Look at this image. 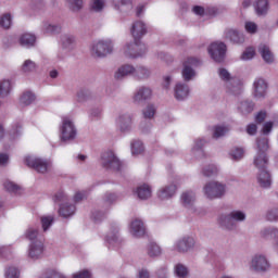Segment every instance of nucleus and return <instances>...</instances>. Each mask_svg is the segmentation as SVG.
Here are the masks:
<instances>
[{
    "instance_id": "f257e3e1",
    "label": "nucleus",
    "mask_w": 278,
    "mask_h": 278,
    "mask_svg": "<svg viewBox=\"0 0 278 278\" xmlns=\"http://www.w3.org/2000/svg\"><path fill=\"white\" fill-rule=\"evenodd\" d=\"M268 138L260 137L256 139V154L254 155V166L258 168L256 179L262 188H270V185L273 184L270 173L266 170V166H268V156H266V152L268 151Z\"/></svg>"
},
{
    "instance_id": "f03ea898",
    "label": "nucleus",
    "mask_w": 278,
    "mask_h": 278,
    "mask_svg": "<svg viewBox=\"0 0 278 278\" xmlns=\"http://www.w3.org/2000/svg\"><path fill=\"white\" fill-rule=\"evenodd\" d=\"M130 31L135 41L132 43L127 42L123 47L122 53L128 60H131V58H142L147 53V45L140 42V38L147 34V25L140 21L135 22Z\"/></svg>"
},
{
    "instance_id": "7ed1b4c3",
    "label": "nucleus",
    "mask_w": 278,
    "mask_h": 278,
    "mask_svg": "<svg viewBox=\"0 0 278 278\" xmlns=\"http://www.w3.org/2000/svg\"><path fill=\"white\" fill-rule=\"evenodd\" d=\"M247 220V213L242 211H231L228 214H220L217 217V225L228 231L237 229L238 223Z\"/></svg>"
},
{
    "instance_id": "20e7f679",
    "label": "nucleus",
    "mask_w": 278,
    "mask_h": 278,
    "mask_svg": "<svg viewBox=\"0 0 278 278\" xmlns=\"http://www.w3.org/2000/svg\"><path fill=\"white\" fill-rule=\"evenodd\" d=\"M60 140L62 142H71L77 138V127L71 116H63L59 127Z\"/></svg>"
},
{
    "instance_id": "39448f33",
    "label": "nucleus",
    "mask_w": 278,
    "mask_h": 278,
    "mask_svg": "<svg viewBox=\"0 0 278 278\" xmlns=\"http://www.w3.org/2000/svg\"><path fill=\"white\" fill-rule=\"evenodd\" d=\"M26 238L31 240L33 242L28 249V255L31 260H38L45 253V244L40 240H36L38 238V230L36 228H28L26 231Z\"/></svg>"
},
{
    "instance_id": "423d86ee",
    "label": "nucleus",
    "mask_w": 278,
    "mask_h": 278,
    "mask_svg": "<svg viewBox=\"0 0 278 278\" xmlns=\"http://www.w3.org/2000/svg\"><path fill=\"white\" fill-rule=\"evenodd\" d=\"M220 79L226 81V90L229 94H240L242 92V81L231 77V74L225 68L218 71Z\"/></svg>"
},
{
    "instance_id": "0eeeda50",
    "label": "nucleus",
    "mask_w": 278,
    "mask_h": 278,
    "mask_svg": "<svg viewBox=\"0 0 278 278\" xmlns=\"http://www.w3.org/2000/svg\"><path fill=\"white\" fill-rule=\"evenodd\" d=\"M114 49V43L112 39H102L96 41L91 46V53L96 58H105V55H110Z\"/></svg>"
},
{
    "instance_id": "6e6552de",
    "label": "nucleus",
    "mask_w": 278,
    "mask_h": 278,
    "mask_svg": "<svg viewBox=\"0 0 278 278\" xmlns=\"http://www.w3.org/2000/svg\"><path fill=\"white\" fill-rule=\"evenodd\" d=\"M24 162L29 168H34L37 173H41L42 175L49 173L51 169V163L49 161L34 155L26 156Z\"/></svg>"
},
{
    "instance_id": "1a4fd4ad",
    "label": "nucleus",
    "mask_w": 278,
    "mask_h": 278,
    "mask_svg": "<svg viewBox=\"0 0 278 278\" xmlns=\"http://www.w3.org/2000/svg\"><path fill=\"white\" fill-rule=\"evenodd\" d=\"M227 191V187L218 181H211L203 188V193L206 199H220Z\"/></svg>"
},
{
    "instance_id": "9d476101",
    "label": "nucleus",
    "mask_w": 278,
    "mask_h": 278,
    "mask_svg": "<svg viewBox=\"0 0 278 278\" xmlns=\"http://www.w3.org/2000/svg\"><path fill=\"white\" fill-rule=\"evenodd\" d=\"M100 164L109 170H121V160L112 150L101 154Z\"/></svg>"
},
{
    "instance_id": "9b49d317",
    "label": "nucleus",
    "mask_w": 278,
    "mask_h": 278,
    "mask_svg": "<svg viewBox=\"0 0 278 278\" xmlns=\"http://www.w3.org/2000/svg\"><path fill=\"white\" fill-rule=\"evenodd\" d=\"M197 247V241L192 237H182L174 242L173 251L177 253H188Z\"/></svg>"
},
{
    "instance_id": "f8f14e48",
    "label": "nucleus",
    "mask_w": 278,
    "mask_h": 278,
    "mask_svg": "<svg viewBox=\"0 0 278 278\" xmlns=\"http://www.w3.org/2000/svg\"><path fill=\"white\" fill-rule=\"evenodd\" d=\"M194 66H199V59L188 58L184 62V68H182L181 75L185 81H190L194 79V77H197V72H194Z\"/></svg>"
},
{
    "instance_id": "ddd939ff",
    "label": "nucleus",
    "mask_w": 278,
    "mask_h": 278,
    "mask_svg": "<svg viewBox=\"0 0 278 278\" xmlns=\"http://www.w3.org/2000/svg\"><path fill=\"white\" fill-rule=\"evenodd\" d=\"M250 268L256 273H266V270L270 269V263L266 258V255L256 254L252 257Z\"/></svg>"
},
{
    "instance_id": "4468645a",
    "label": "nucleus",
    "mask_w": 278,
    "mask_h": 278,
    "mask_svg": "<svg viewBox=\"0 0 278 278\" xmlns=\"http://www.w3.org/2000/svg\"><path fill=\"white\" fill-rule=\"evenodd\" d=\"M208 53L215 62H223L225 60V53H227V46L223 42H213L208 47Z\"/></svg>"
},
{
    "instance_id": "2eb2a0df",
    "label": "nucleus",
    "mask_w": 278,
    "mask_h": 278,
    "mask_svg": "<svg viewBox=\"0 0 278 278\" xmlns=\"http://www.w3.org/2000/svg\"><path fill=\"white\" fill-rule=\"evenodd\" d=\"M129 233L132 238H142L147 233L144 223L139 218H135L129 224Z\"/></svg>"
},
{
    "instance_id": "dca6fc26",
    "label": "nucleus",
    "mask_w": 278,
    "mask_h": 278,
    "mask_svg": "<svg viewBox=\"0 0 278 278\" xmlns=\"http://www.w3.org/2000/svg\"><path fill=\"white\" fill-rule=\"evenodd\" d=\"M174 97L177 101H186L190 97V87L186 83H177L174 86Z\"/></svg>"
},
{
    "instance_id": "f3484780",
    "label": "nucleus",
    "mask_w": 278,
    "mask_h": 278,
    "mask_svg": "<svg viewBox=\"0 0 278 278\" xmlns=\"http://www.w3.org/2000/svg\"><path fill=\"white\" fill-rule=\"evenodd\" d=\"M115 125L123 134L129 131L131 129V115L127 113L119 114L115 118Z\"/></svg>"
},
{
    "instance_id": "a211bd4d",
    "label": "nucleus",
    "mask_w": 278,
    "mask_h": 278,
    "mask_svg": "<svg viewBox=\"0 0 278 278\" xmlns=\"http://www.w3.org/2000/svg\"><path fill=\"white\" fill-rule=\"evenodd\" d=\"M153 97V91L149 87H139L132 97L134 103L140 104L143 101H149Z\"/></svg>"
},
{
    "instance_id": "6ab92c4d",
    "label": "nucleus",
    "mask_w": 278,
    "mask_h": 278,
    "mask_svg": "<svg viewBox=\"0 0 278 278\" xmlns=\"http://www.w3.org/2000/svg\"><path fill=\"white\" fill-rule=\"evenodd\" d=\"M105 242L109 249H119L121 244H123V240L118 237V228H113L106 235Z\"/></svg>"
},
{
    "instance_id": "aec40b11",
    "label": "nucleus",
    "mask_w": 278,
    "mask_h": 278,
    "mask_svg": "<svg viewBox=\"0 0 278 278\" xmlns=\"http://www.w3.org/2000/svg\"><path fill=\"white\" fill-rule=\"evenodd\" d=\"M268 92V84L264 78H256L254 80V91L253 94L256 99H264Z\"/></svg>"
},
{
    "instance_id": "412c9836",
    "label": "nucleus",
    "mask_w": 278,
    "mask_h": 278,
    "mask_svg": "<svg viewBox=\"0 0 278 278\" xmlns=\"http://www.w3.org/2000/svg\"><path fill=\"white\" fill-rule=\"evenodd\" d=\"M135 72L136 67L130 64H124L116 70L114 77L115 79H124V77H129V75H134Z\"/></svg>"
},
{
    "instance_id": "4be33fe9",
    "label": "nucleus",
    "mask_w": 278,
    "mask_h": 278,
    "mask_svg": "<svg viewBox=\"0 0 278 278\" xmlns=\"http://www.w3.org/2000/svg\"><path fill=\"white\" fill-rule=\"evenodd\" d=\"M261 237L265 240H273L274 247L278 250V229L265 228L261 231Z\"/></svg>"
},
{
    "instance_id": "5701e85b",
    "label": "nucleus",
    "mask_w": 278,
    "mask_h": 278,
    "mask_svg": "<svg viewBox=\"0 0 278 278\" xmlns=\"http://www.w3.org/2000/svg\"><path fill=\"white\" fill-rule=\"evenodd\" d=\"M225 38L235 42L236 45H242L244 42V35L236 29H228L225 31Z\"/></svg>"
},
{
    "instance_id": "b1692460",
    "label": "nucleus",
    "mask_w": 278,
    "mask_h": 278,
    "mask_svg": "<svg viewBox=\"0 0 278 278\" xmlns=\"http://www.w3.org/2000/svg\"><path fill=\"white\" fill-rule=\"evenodd\" d=\"M180 203L184 205V207H187V210H192L194 205V192H184L180 197Z\"/></svg>"
},
{
    "instance_id": "393cba45",
    "label": "nucleus",
    "mask_w": 278,
    "mask_h": 278,
    "mask_svg": "<svg viewBox=\"0 0 278 278\" xmlns=\"http://www.w3.org/2000/svg\"><path fill=\"white\" fill-rule=\"evenodd\" d=\"M177 191V187L175 185H172L169 187H165L159 190L157 197L161 199V201H166V199H170L175 195V192Z\"/></svg>"
},
{
    "instance_id": "a878e982",
    "label": "nucleus",
    "mask_w": 278,
    "mask_h": 278,
    "mask_svg": "<svg viewBox=\"0 0 278 278\" xmlns=\"http://www.w3.org/2000/svg\"><path fill=\"white\" fill-rule=\"evenodd\" d=\"M258 51H260L264 62H266L267 64H270L275 61V56L273 55V52H270V48H268V46L261 45L258 48Z\"/></svg>"
},
{
    "instance_id": "bb28decb",
    "label": "nucleus",
    "mask_w": 278,
    "mask_h": 278,
    "mask_svg": "<svg viewBox=\"0 0 278 278\" xmlns=\"http://www.w3.org/2000/svg\"><path fill=\"white\" fill-rule=\"evenodd\" d=\"M136 194L142 201L151 199V187H149V185L139 186L136 190Z\"/></svg>"
},
{
    "instance_id": "cd10ccee",
    "label": "nucleus",
    "mask_w": 278,
    "mask_h": 278,
    "mask_svg": "<svg viewBox=\"0 0 278 278\" xmlns=\"http://www.w3.org/2000/svg\"><path fill=\"white\" fill-rule=\"evenodd\" d=\"M12 92V80L3 79L0 81V97L3 99Z\"/></svg>"
},
{
    "instance_id": "c85d7f7f",
    "label": "nucleus",
    "mask_w": 278,
    "mask_h": 278,
    "mask_svg": "<svg viewBox=\"0 0 278 278\" xmlns=\"http://www.w3.org/2000/svg\"><path fill=\"white\" fill-rule=\"evenodd\" d=\"M113 5L119 12H127L131 10V0H113Z\"/></svg>"
},
{
    "instance_id": "c756f323",
    "label": "nucleus",
    "mask_w": 278,
    "mask_h": 278,
    "mask_svg": "<svg viewBox=\"0 0 278 278\" xmlns=\"http://www.w3.org/2000/svg\"><path fill=\"white\" fill-rule=\"evenodd\" d=\"M254 8L258 16H264L268 12V0H257Z\"/></svg>"
},
{
    "instance_id": "7c9ffc66",
    "label": "nucleus",
    "mask_w": 278,
    "mask_h": 278,
    "mask_svg": "<svg viewBox=\"0 0 278 278\" xmlns=\"http://www.w3.org/2000/svg\"><path fill=\"white\" fill-rule=\"evenodd\" d=\"M20 42L22 47H34V45H36V36L26 33L21 36Z\"/></svg>"
},
{
    "instance_id": "2f4dec72",
    "label": "nucleus",
    "mask_w": 278,
    "mask_h": 278,
    "mask_svg": "<svg viewBox=\"0 0 278 278\" xmlns=\"http://www.w3.org/2000/svg\"><path fill=\"white\" fill-rule=\"evenodd\" d=\"M34 101H36V94L31 91H25L20 99L22 105H31Z\"/></svg>"
},
{
    "instance_id": "473e14b6",
    "label": "nucleus",
    "mask_w": 278,
    "mask_h": 278,
    "mask_svg": "<svg viewBox=\"0 0 278 278\" xmlns=\"http://www.w3.org/2000/svg\"><path fill=\"white\" fill-rule=\"evenodd\" d=\"M60 216H63V218H68V216H73L75 214V205H68V204H63L61 205L59 210Z\"/></svg>"
},
{
    "instance_id": "72a5a7b5",
    "label": "nucleus",
    "mask_w": 278,
    "mask_h": 278,
    "mask_svg": "<svg viewBox=\"0 0 278 278\" xmlns=\"http://www.w3.org/2000/svg\"><path fill=\"white\" fill-rule=\"evenodd\" d=\"M229 134V127L225 125H217L213 127V138H223Z\"/></svg>"
},
{
    "instance_id": "f704fd0d",
    "label": "nucleus",
    "mask_w": 278,
    "mask_h": 278,
    "mask_svg": "<svg viewBox=\"0 0 278 278\" xmlns=\"http://www.w3.org/2000/svg\"><path fill=\"white\" fill-rule=\"evenodd\" d=\"M148 255L150 257H160L162 255V248L155 242H151L148 245Z\"/></svg>"
},
{
    "instance_id": "c9c22d12",
    "label": "nucleus",
    "mask_w": 278,
    "mask_h": 278,
    "mask_svg": "<svg viewBox=\"0 0 278 278\" xmlns=\"http://www.w3.org/2000/svg\"><path fill=\"white\" fill-rule=\"evenodd\" d=\"M230 159H232L235 162H238L244 157V149L242 148H233L229 152Z\"/></svg>"
},
{
    "instance_id": "e433bc0d",
    "label": "nucleus",
    "mask_w": 278,
    "mask_h": 278,
    "mask_svg": "<svg viewBox=\"0 0 278 278\" xmlns=\"http://www.w3.org/2000/svg\"><path fill=\"white\" fill-rule=\"evenodd\" d=\"M144 151V144L142 141L136 140L131 142V153L132 155H140Z\"/></svg>"
},
{
    "instance_id": "4c0bfd02",
    "label": "nucleus",
    "mask_w": 278,
    "mask_h": 278,
    "mask_svg": "<svg viewBox=\"0 0 278 278\" xmlns=\"http://www.w3.org/2000/svg\"><path fill=\"white\" fill-rule=\"evenodd\" d=\"M66 3L73 12H78L84 8V0H66Z\"/></svg>"
},
{
    "instance_id": "58836bf2",
    "label": "nucleus",
    "mask_w": 278,
    "mask_h": 278,
    "mask_svg": "<svg viewBox=\"0 0 278 278\" xmlns=\"http://www.w3.org/2000/svg\"><path fill=\"white\" fill-rule=\"evenodd\" d=\"M254 105L252 102L243 101L239 104L238 110L241 112V114H251Z\"/></svg>"
},
{
    "instance_id": "ea45409f",
    "label": "nucleus",
    "mask_w": 278,
    "mask_h": 278,
    "mask_svg": "<svg viewBox=\"0 0 278 278\" xmlns=\"http://www.w3.org/2000/svg\"><path fill=\"white\" fill-rule=\"evenodd\" d=\"M36 68H37L36 62H34L31 60L24 61V63L22 65V71L24 73H34V71H36Z\"/></svg>"
},
{
    "instance_id": "a19ab883",
    "label": "nucleus",
    "mask_w": 278,
    "mask_h": 278,
    "mask_svg": "<svg viewBox=\"0 0 278 278\" xmlns=\"http://www.w3.org/2000/svg\"><path fill=\"white\" fill-rule=\"evenodd\" d=\"M0 25L4 29H10V27L12 26V15H10L8 13L2 15L1 18H0Z\"/></svg>"
},
{
    "instance_id": "79ce46f5",
    "label": "nucleus",
    "mask_w": 278,
    "mask_h": 278,
    "mask_svg": "<svg viewBox=\"0 0 278 278\" xmlns=\"http://www.w3.org/2000/svg\"><path fill=\"white\" fill-rule=\"evenodd\" d=\"M218 174V166L216 165H208L203 169V175L205 177H214V175Z\"/></svg>"
},
{
    "instance_id": "37998d69",
    "label": "nucleus",
    "mask_w": 278,
    "mask_h": 278,
    "mask_svg": "<svg viewBox=\"0 0 278 278\" xmlns=\"http://www.w3.org/2000/svg\"><path fill=\"white\" fill-rule=\"evenodd\" d=\"M143 118L151 121L155 116V106L153 105H148L146 109L142 111Z\"/></svg>"
},
{
    "instance_id": "c03bdc74",
    "label": "nucleus",
    "mask_w": 278,
    "mask_h": 278,
    "mask_svg": "<svg viewBox=\"0 0 278 278\" xmlns=\"http://www.w3.org/2000/svg\"><path fill=\"white\" fill-rule=\"evenodd\" d=\"M175 275H177L179 278H186L188 276V268L182 264H178L175 267Z\"/></svg>"
},
{
    "instance_id": "a18cd8bd",
    "label": "nucleus",
    "mask_w": 278,
    "mask_h": 278,
    "mask_svg": "<svg viewBox=\"0 0 278 278\" xmlns=\"http://www.w3.org/2000/svg\"><path fill=\"white\" fill-rule=\"evenodd\" d=\"M4 188L5 190H8V192H18V190H21V186L16 185V182L11 181V180H7L4 182Z\"/></svg>"
},
{
    "instance_id": "49530a36",
    "label": "nucleus",
    "mask_w": 278,
    "mask_h": 278,
    "mask_svg": "<svg viewBox=\"0 0 278 278\" xmlns=\"http://www.w3.org/2000/svg\"><path fill=\"white\" fill-rule=\"evenodd\" d=\"M5 278H18L21 277V271L16 267H9L4 273Z\"/></svg>"
},
{
    "instance_id": "de8ad7c7",
    "label": "nucleus",
    "mask_w": 278,
    "mask_h": 278,
    "mask_svg": "<svg viewBox=\"0 0 278 278\" xmlns=\"http://www.w3.org/2000/svg\"><path fill=\"white\" fill-rule=\"evenodd\" d=\"M43 31H45V34H58V31H60V26L49 24V23H45L43 24Z\"/></svg>"
},
{
    "instance_id": "09e8293b",
    "label": "nucleus",
    "mask_w": 278,
    "mask_h": 278,
    "mask_svg": "<svg viewBox=\"0 0 278 278\" xmlns=\"http://www.w3.org/2000/svg\"><path fill=\"white\" fill-rule=\"evenodd\" d=\"M105 8V0H92L91 10L93 12H101Z\"/></svg>"
},
{
    "instance_id": "8fccbe9b",
    "label": "nucleus",
    "mask_w": 278,
    "mask_h": 278,
    "mask_svg": "<svg viewBox=\"0 0 278 278\" xmlns=\"http://www.w3.org/2000/svg\"><path fill=\"white\" fill-rule=\"evenodd\" d=\"M41 225L43 231H47L53 225V216H42L41 217Z\"/></svg>"
},
{
    "instance_id": "3c124183",
    "label": "nucleus",
    "mask_w": 278,
    "mask_h": 278,
    "mask_svg": "<svg viewBox=\"0 0 278 278\" xmlns=\"http://www.w3.org/2000/svg\"><path fill=\"white\" fill-rule=\"evenodd\" d=\"M135 73H137V76L140 79H146V77H149V75H151V71L144 66L138 67Z\"/></svg>"
},
{
    "instance_id": "603ef678",
    "label": "nucleus",
    "mask_w": 278,
    "mask_h": 278,
    "mask_svg": "<svg viewBox=\"0 0 278 278\" xmlns=\"http://www.w3.org/2000/svg\"><path fill=\"white\" fill-rule=\"evenodd\" d=\"M61 42L63 47H71L75 42V37L73 35H63L61 37Z\"/></svg>"
},
{
    "instance_id": "864d4df0",
    "label": "nucleus",
    "mask_w": 278,
    "mask_h": 278,
    "mask_svg": "<svg viewBox=\"0 0 278 278\" xmlns=\"http://www.w3.org/2000/svg\"><path fill=\"white\" fill-rule=\"evenodd\" d=\"M204 144H205V140L197 139L192 148V153H203L202 149Z\"/></svg>"
},
{
    "instance_id": "5fc2aeb1",
    "label": "nucleus",
    "mask_w": 278,
    "mask_h": 278,
    "mask_svg": "<svg viewBox=\"0 0 278 278\" xmlns=\"http://www.w3.org/2000/svg\"><path fill=\"white\" fill-rule=\"evenodd\" d=\"M255 58V49L248 48L241 55V60H253Z\"/></svg>"
},
{
    "instance_id": "6e6d98bb",
    "label": "nucleus",
    "mask_w": 278,
    "mask_h": 278,
    "mask_svg": "<svg viewBox=\"0 0 278 278\" xmlns=\"http://www.w3.org/2000/svg\"><path fill=\"white\" fill-rule=\"evenodd\" d=\"M245 31L248 34H255L257 31V24L254 22H245Z\"/></svg>"
},
{
    "instance_id": "4d7b16f0",
    "label": "nucleus",
    "mask_w": 278,
    "mask_h": 278,
    "mask_svg": "<svg viewBox=\"0 0 278 278\" xmlns=\"http://www.w3.org/2000/svg\"><path fill=\"white\" fill-rule=\"evenodd\" d=\"M273 126H274L273 122L265 123L262 128L263 136H268V134L273 131Z\"/></svg>"
},
{
    "instance_id": "13d9d810",
    "label": "nucleus",
    "mask_w": 278,
    "mask_h": 278,
    "mask_svg": "<svg viewBox=\"0 0 278 278\" xmlns=\"http://www.w3.org/2000/svg\"><path fill=\"white\" fill-rule=\"evenodd\" d=\"M53 201H54V203H64V201H66V195L64 194V192L59 191L53 197Z\"/></svg>"
},
{
    "instance_id": "bf43d9fd",
    "label": "nucleus",
    "mask_w": 278,
    "mask_h": 278,
    "mask_svg": "<svg viewBox=\"0 0 278 278\" xmlns=\"http://www.w3.org/2000/svg\"><path fill=\"white\" fill-rule=\"evenodd\" d=\"M267 220H278V208H273L267 213Z\"/></svg>"
},
{
    "instance_id": "052dcab7",
    "label": "nucleus",
    "mask_w": 278,
    "mask_h": 278,
    "mask_svg": "<svg viewBox=\"0 0 278 278\" xmlns=\"http://www.w3.org/2000/svg\"><path fill=\"white\" fill-rule=\"evenodd\" d=\"M170 84H173V76H164L162 86L165 88V90H168L170 88Z\"/></svg>"
},
{
    "instance_id": "680f3d73",
    "label": "nucleus",
    "mask_w": 278,
    "mask_h": 278,
    "mask_svg": "<svg viewBox=\"0 0 278 278\" xmlns=\"http://www.w3.org/2000/svg\"><path fill=\"white\" fill-rule=\"evenodd\" d=\"M247 134H249V136H255V134H257V125L249 124L247 127Z\"/></svg>"
},
{
    "instance_id": "e2e57ef3",
    "label": "nucleus",
    "mask_w": 278,
    "mask_h": 278,
    "mask_svg": "<svg viewBox=\"0 0 278 278\" xmlns=\"http://www.w3.org/2000/svg\"><path fill=\"white\" fill-rule=\"evenodd\" d=\"M73 278H90V271L83 270L73 275Z\"/></svg>"
},
{
    "instance_id": "0e129e2a",
    "label": "nucleus",
    "mask_w": 278,
    "mask_h": 278,
    "mask_svg": "<svg viewBox=\"0 0 278 278\" xmlns=\"http://www.w3.org/2000/svg\"><path fill=\"white\" fill-rule=\"evenodd\" d=\"M10 162V155L7 153H0V166H5Z\"/></svg>"
},
{
    "instance_id": "69168bd1",
    "label": "nucleus",
    "mask_w": 278,
    "mask_h": 278,
    "mask_svg": "<svg viewBox=\"0 0 278 278\" xmlns=\"http://www.w3.org/2000/svg\"><path fill=\"white\" fill-rule=\"evenodd\" d=\"M83 199H86V192H84V191H78L74 195L75 203H79V201H83Z\"/></svg>"
},
{
    "instance_id": "338daca9",
    "label": "nucleus",
    "mask_w": 278,
    "mask_h": 278,
    "mask_svg": "<svg viewBox=\"0 0 278 278\" xmlns=\"http://www.w3.org/2000/svg\"><path fill=\"white\" fill-rule=\"evenodd\" d=\"M255 121L256 123H264V121H266V112H258L255 116Z\"/></svg>"
},
{
    "instance_id": "774afa93",
    "label": "nucleus",
    "mask_w": 278,
    "mask_h": 278,
    "mask_svg": "<svg viewBox=\"0 0 278 278\" xmlns=\"http://www.w3.org/2000/svg\"><path fill=\"white\" fill-rule=\"evenodd\" d=\"M137 278H149V271L147 269H140L138 271Z\"/></svg>"
}]
</instances>
